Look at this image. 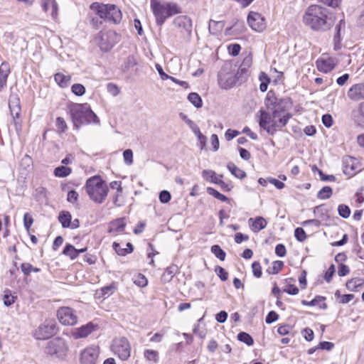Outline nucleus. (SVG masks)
<instances>
[{"mask_svg":"<svg viewBox=\"0 0 364 364\" xmlns=\"http://www.w3.org/2000/svg\"><path fill=\"white\" fill-rule=\"evenodd\" d=\"M207 192L209 195L213 196L214 198H217L218 200L222 202H226L229 200L228 197L219 193L217 190H215L213 188L208 187L207 188Z\"/></svg>","mask_w":364,"mask_h":364,"instance_id":"c03bdc74","label":"nucleus"},{"mask_svg":"<svg viewBox=\"0 0 364 364\" xmlns=\"http://www.w3.org/2000/svg\"><path fill=\"white\" fill-rule=\"evenodd\" d=\"M71 90L75 95L82 96L85 92V87L82 84L75 83L73 85Z\"/></svg>","mask_w":364,"mask_h":364,"instance_id":"8fccbe9b","label":"nucleus"},{"mask_svg":"<svg viewBox=\"0 0 364 364\" xmlns=\"http://www.w3.org/2000/svg\"><path fill=\"white\" fill-rule=\"evenodd\" d=\"M215 272H216L217 275L220 277V279L225 282L228 278V272L223 268L222 267L218 266L215 267Z\"/></svg>","mask_w":364,"mask_h":364,"instance_id":"5fc2aeb1","label":"nucleus"},{"mask_svg":"<svg viewBox=\"0 0 364 364\" xmlns=\"http://www.w3.org/2000/svg\"><path fill=\"white\" fill-rule=\"evenodd\" d=\"M347 95L352 101L358 102L364 100V83L352 85L348 91Z\"/></svg>","mask_w":364,"mask_h":364,"instance_id":"6ab92c4d","label":"nucleus"},{"mask_svg":"<svg viewBox=\"0 0 364 364\" xmlns=\"http://www.w3.org/2000/svg\"><path fill=\"white\" fill-rule=\"evenodd\" d=\"M326 298L321 296H316L314 299L310 301L302 300L301 304L304 306H316L318 305L321 309H326L327 304L324 302Z\"/></svg>","mask_w":364,"mask_h":364,"instance_id":"393cba45","label":"nucleus"},{"mask_svg":"<svg viewBox=\"0 0 364 364\" xmlns=\"http://www.w3.org/2000/svg\"><path fill=\"white\" fill-rule=\"evenodd\" d=\"M334 273H335V266L333 264H331L328 267V269H327V271L326 272L325 275H324V279L328 283H329L331 281Z\"/></svg>","mask_w":364,"mask_h":364,"instance_id":"0e129e2a","label":"nucleus"},{"mask_svg":"<svg viewBox=\"0 0 364 364\" xmlns=\"http://www.w3.org/2000/svg\"><path fill=\"white\" fill-rule=\"evenodd\" d=\"M252 63V58L250 55L244 58L242 62L239 66L237 72L235 73L238 85L245 82L250 75V68Z\"/></svg>","mask_w":364,"mask_h":364,"instance_id":"ddd939ff","label":"nucleus"},{"mask_svg":"<svg viewBox=\"0 0 364 364\" xmlns=\"http://www.w3.org/2000/svg\"><path fill=\"white\" fill-rule=\"evenodd\" d=\"M85 189L90 198L98 204L104 202L109 191L106 182L100 176L89 178L86 181Z\"/></svg>","mask_w":364,"mask_h":364,"instance_id":"20e7f679","label":"nucleus"},{"mask_svg":"<svg viewBox=\"0 0 364 364\" xmlns=\"http://www.w3.org/2000/svg\"><path fill=\"white\" fill-rule=\"evenodd\" d=\"M144 357L149 361L156 362L159 358V353L156 350H146L144 353Z\"/></svg>","mask_w":364,"mask_h":364,"instance_id":"de8ad7c7","label":"nucleus"},{"mask_svg":"<svg viewBox=\"0 0 364 364\" xmlns=\"http://www.w3.org/2000/svg\"><path fill=\"white\" fill-rule=\"evenodd\" d=\"M33 223V218L31 216H30L28 213H25L23 215L24 228L28 231Z\"/></svg>","mask_w":364,"mask_h":364,"instance_id":"680f3d73","label":"nucleus"},{"mask_svg":"<svg viewBox=\"0 0 364 364\" xmlns=\"http://www.w3.org/2000/svg\"><path fill=\"white\" fill-rule=\"evenodd\" d=\"M234 29V32L237 33H242L246 31V27L244 21L238 19H235V22L232 26L226 28L225 33H230V31Z\"/></svg>","mask_w":364,"mask_h":364,"instance_id":"c756f323","label":"nucleus"},{"mask_svg":"<svg viewBox=\"0 0 364 364\" xmlns=\"http://www.w3.org/2000/svg\"><path fill=\"white\" fill-rule=\"evenodd\" d=\"M63 254L69 257L71 259H75L77 257V249L70 244L65 245Z\"/></svg>","mask_w":364,"mask_h":364,"instance_id":"c9c22d12","label":"nucleus"},{"mask_svg":"<svg viewBox=\"0 0 364 364\" xmlns=\"http://www.w3.org/2000/svg\"><path fill=\"white\" fill-rule=\"evenodd\" d=\"M363 280L360 278H353L350 280H348L346 282V288L353 291H358V288L361 287L363 284Z\"/></svg>","mask_w":364,"mask_h":364,"instance_id":"473e14b6","label":"nucleus"},{"mask_svg":"<svg viewBox=\"0 0 364 364\" xmlns=\"http://www.w3.org/2000/svg\"><path fill=\"white\" fill-rule=\"evenodd\" d=\"M9 106L14 118H18L21 112L19 99L16 96H11L9 99Z\"/></svg>","mask_w":364,"mask_h":364,"instance_id":"4be33fe9","label":"nucleus"},{"mask_svg":"<svg viewBox=\"0 0 364 364\" xmlns=\"http://www.w3.org/2000/svg\"><path fill=\"white\" fill-rule=\"evenodd\" d=\"M294 237L299 242H303L306 239V234L302 228H296L294 230Z\"/></svg>","mask_w":364,"mask_h":364,"instance_id":"603ef678","label":"nucleus"},{"mask_svg":"<svg viewBox=\"0 0 364 364\" xmlns=\"http://www.w3.org/2000/svg\"><path fill=\"white\" fill-rule=\"evenodd\" d=\"M252 272H253V275L257 277V278H259L261 276H262V267H261V265L259 264V262H254L252 264Z\"/></svg>","mask_w":364,"mask_h":364,"instance_id":"6e6d98bb","label":"nucleus"},{"mask_svg":"<svg viewBox=\"0 0 364 364\" xmlns=\"http://www.w3.org/2000/svg\"><path fill=\"white\" fill-rule=\"evenodd\" d=\"M284 101V99H278L272 91H269L264 104L267 109L273 112L275 109H282L281 105Z\"/></svg>","mask_w":364,"mask_h":364,"instance_id":"a211bd4d","label":"nucleus"},{"mask_svg":"<svg viewBox=\"0 0 364 364\" xmlns=\"http://www.w3.org/2000/svg\"><path fill=\"white\" fill-rule=\"evenodd\" d=\"M188 100L196 107L200 108L203 106V101L200 95L196 92H191L188 95Z\"/></svg>","mask_w":364,"mask_h":364,"instance_id":"e433bc0d","label":"nucleus"},{"mask_svg":"<svg viewBox=\"0 0 364 364\" xmlns=\"http://www.w3.org/2000/svg\"><path fill=\"white\" fill-rule=\"evenodd\" d=\"M275 254L280 257H284L287 254L285 246L283 244H278L275 247Z\"/></svg>","mask_w":364,"mask_h":364,"instance_id":"338daca9","label":"nucleus"},{"mask_svg":"<svg viewBox=\"0 0 364 364\" xmlns=\"http://www.w3.org/2000/svg\"><path fill=\"white\" fill-rule=\"evenodd\" d=\"M90 9L94 11L100 18L114 24L119 23L122 18L120 9L114 4L95 2L90 5Z\"/></svg>","mask_w":364,"mask_h":364,"instance_id":"39448f33","label":"nucleus"},{"mask_svg":"<svg viewBox=\"0 0 364 364\" xmlns=\"http://www.w3.org/2000/svg\"><path fill=\"white\" fill-rule=\"evenodd\" d=\"M68 108L73 125L77 129L82 124L99 122L97 115L92 111L87 103H73Z\"/></svg>","mask_w":364,"mask_h":364,"instance_id":"7ed1b4c3","label":"nucleus"},{"mask_svg":"<svg viewBox=\"0 0 364 364\" xmlns=\"http://www.w3.org/2000/svg\"><path fill=\"white\" fill-rule=\"evenodd\" d=\"M250 27L257 32L263 31L266 28V22L264 17L257 12L250 11L247 18Z\"/></svg>","mask_w":364,"mask_h":364,"instance_id":"2eb2a0df","label":"nucleus"},{"mask_svg":"<svg viewBox=\"0 0 364 364\" xmlns=\"http://www.w3.org/2000/svg\"><path fill=\"white\" fill-rule=\"evenodd\" d=\"M302 335L307 341H311L314 339V331L309 328H304Z\"/></svg>","mask_w":364,"mask_h":364,"instance_id":"774afa93","label":"nucleus"},{"mask_svg":"<svg viewBox=\"0 0 364 364\" xmlns=\"http://www.w3.org/2000/svg\"><path fill=\"white\" fill-rule=\"evenodd\" d=\"M338 215L343 218H348L350 214V210L348 205L341 204L338 207Z\"/></svg>","mask_w":364,"mask_h":364,"instance_id":"09e8293b","label":"nucleus"},{"mask_svg":"<svg viewBox=\"0 0 364 364\" xmlns=\"http://www.w3.org/2000/svg\"><path fill=\"white\" fill-rule=\"evenodd\" d=\"M54 79L60 87L64 88L67 87L70 85L71 77L70 75H65L63 73H58L54 75Z\"/></svg>","mask_w":364,"mask_h":364,"instance_id":"c85d7f7f","label":"nucleus"},{"mask_svg":"<svg viewBox=\"0 0 364 364\" xmlns=\"http://www.w3.org/2000/svg\"><path fill=\"white\" fill-rule=\"evenodd\" d=\"M99 355L97 348L90 347L85 348L80 355V361L82 364H95Z\"/></svg>","mask_w":364,"mask_h":364,"instance_id":"dca6fc26","label":"nucleus"},{"mask_svg":"<svg viewBox=\"0 0 364 364\" xmlns=\"http://www.w3.org/2000/svg\"><path fill=\"white\" fill-rule=\"evenodd\" d=\"M283 266L284 262L282 261H274L272 264V267L267 269V272L269 274H277L282 269Z\"/></svg>","mask_w":364,"mask_h":364,"instance_id":"a19ab883","label":"nucleus"},{"mask_svg":"<svg viewBox=\"0 0 364 364\" xmlns=\"http://www.w3.org/2000/svg\"><path fill=\"white\" fill-rule=\"evenodd\" d=\"M57 323L54 320H46L35 332L36 339L45 340L54 336L58 332Z\"/></svg>","mask_w":364,"mask_h":364,"instance_id":"6e6552de","label":"nucleus"},{"mask_svg":"<svg viewBox=\"0 0 364 364\" xmlns=\"http://www.w3.org/2000/svg\"><path fill=\"white\" fill-rule=\"evenodd\" d=\"M137 64H138L137 58L134 55H129L124 60V71L129 70V69L134 68Z\"/></svg>","mask_w":364,"mask_h":364,"instance_id":"ea45409f","label":"nucleus"},{"mask_svg":"<svg viewBox=\"0 0 364 364\" xmlns=\"http://www.w3.org/2000/svg\"><path fill=\"white\" fill-rule=\"evenodd\" d=\"M116 33L112 31L107 32L100 31L95 38V43L103 51H109L115 43L114 38Z\"/></svg>","mask_w":364,"mask_h":364,"instance_id":"9b49d317","label":"nucleus"},{"mask_svg":"<svg viewBox=\"0 0 364 364\" xmlns=\"http://www.w3.org/2000/svg\"><path fill=\"white\" fill-rule=\"evenodd\" d=\"M341 28H341L336 25V34L334 36V38H333L335 50H338L341 48Z\"/></svg>","mask_w":364,"mask_h":364,"instance_id":"3c124183","label":"nucleus"},{"mask_svg":"<svg viewBox=\"0 0 364 364\" xmlns=\"http://www.w3.org/2000/svg\"><path fill=\"white\" fill-rule=\"evenodd\" d=\"M355 122L361 127H364V102L360 103L356 114H354Z\"/></svg>","mask_w":364,"mask_h":364,"instance_id":"72a5a7b5","label":"nucleus"},{"mask_svg":"<svg viewBox=\"0 0 364 364\" xmlns=\"http://www.w3.org/2000/svg\"><path fill=\"white\" fill-rule=\"evenodd\" d=\"M211 252L214 254V255L220 259L221 261H224L225 259L226 253L225 251L218 245H214L211 247Z\"/></svg>","mask_w":364,"mask_h":364,"instance_id":"79ce46f5","label":"nucleus"},{"mask_svg":"<svg viewBox=\"0 0 364 364\" xmlns=\"http://www.w3.org/2000/svg\"><path fill=\"white\" fill-rule=\"evenodd\" d=\"M71 219L72 217L69 212L63 211L58 216V220L64 228H67L70 226Z\"/></svg>","mask_w":364,"mask_h":364,"instance_id":"f704fd0d","label":"nucleus"},{"mask_svg":"<svg viewBox=\"0 0 364 364\" xmlns=\"http://www.w3.org/2000/svg\"><path fill=\"white\" fill-rule=\"evenodd\" d=\"M241 50V47L239 44L235 43L231 44L228 46V51L232 56H237Z\"/></svg>","mask_w":364,"mask_h":364,"instance_id":"e2e57ef3","label":"nucleus"},{"mask_svg":"<svg viewBox=\"0 0 364 364\" xmlns=\"http://www.w3.org/2000/svg\"><path fill=\"white\" fill-rule=\"evenodd\" d=\"M328 10L318 5L308 7L303 16L304 23L314 31H325L332 26L331 18L328 17Z\"/></svg>","mask_w":364,"mask_h":364,"instance_id":"f03ea898","label":"nucleus"},{"mask_svg":"<svg viewBox=\"0 0 364 364\" xmlns=\"http://www.w3.org/2000/svg\"><path fill=\"white\" fill-rule=\"evenodd\" d=\"M9 73V65L6 63H2L0 65V92L6 85Z\"/></svg>","mask_w":364,"mask_h":364,"instance_id":"5701e85b","label":"nucleus"},{"mask_svg":"<svg viewBox=\"0 0 364 364\" xmlns=\"http://www.w3.org/2000/svg\"><path fill=\"white\" fill-rule=\"evenodd\" d=\"M21 269L26 276L29 275L31 272H39L41 271L39 268L33 267L30 263H22L21 264Z\"/></svg>","mask_w":364,"mask_h":364,"instance_id":"a18cd8bd","label":"nucleus"},{"mask_svg":"<svg viewBox=\"0 0 364 364\" xmlns=\"http://www.w3.org/2000/svg\"><path fill=\"white\" fill-rule=\"evenodd\" d=\"M173 25L180 29L184 38H190L192 33V21L187 16H178L173 20Z\"/></svg>","mask_w":364,"mask_h":364,"instance_id":"4468645a","label":"nucleus"},{"mask_svg":"<svg viewBox=\"0 0 364 364\" xmlns=\"http://www.w3.org/2000/svg\"><path fill=\"white\" fill-rule=\"evenodd\" d=\"M57 316L63 325L73 326L77 321L74 310L67 306L60 307L57 311Z\"/></svg>","mask_w":364,"mask_h":364,"instance_id":"f8f14e48","label":"nucleus"},{"mask_svg":"<svg viewBox=\"0 0 364 364\" xmlns=\"http://www.w3.org/2000/svg\"><path fill=\"white\" fill-rule=\"evenodd\" d=\"M312 171H313V172H318L321 181H335L336 180L335 176L333 175H328V178H324V173H323V171L321 170L318 168L316 167V166H314L312 167Z\"/></svg>","mask_w":364,"mask_h":364,"instance_id":"4d7b16f0","label":"nucleus"},{"mask_svg":"<svg viewBox=\"0 0 364 364\" xmlns=\"http://www.w3.org/2000/svg\"><path fill=\"white\" fill-rule=\"evenodd\" d=\"M278 318L279 315L274 311H271L267 315L265 318V322L268 324H270L276 321Z\"/></svg>","mask_w":364,"mask_h":364,"instance_id":"052dcab7","label":"nucleus"},{"mask_svg":"<svg viewBox=\"0 0 364 364\" xmlns=\"http://www.w3.org/2000/svg\"><path fill=\"white\" fill-rule=\"evenodd\" d=\"M336 65V60L331 58L328 59L318 60L316 61V66L318 70L326 73L333 70Z\"/></svg>","mask_w":364,"mask_h":364,"instance_id":"aec40b11","label":"nucleus"},{"mask_svg":"<svg viewBox=\"0 0 364 364\" xmlns=\"http://www.w3.org/2000/svg\"><path fill=\"white\" fill-rule=\"evenodd\" d=\"M123 157L124 163L127 165H132L133 164V151L131 149H126L123 152Z\"/></svg>","mask_w":364,"mask_h":364,"instance_id":"864d4df0","label":"nucleus"},{"mask_svg":"<svg viewBox=\"0 0 364 364\" xmlns=\"http://www.w3.org/2000/svg\"><path fill=\"white\" fill-rule=\"evenodd\" d=\"M248 221H249V223L252 222L251 226H252V230L254 232H259L261 230L265 228L267 226V222L266 221V220L264 218H263L262 217H257L255 219V220H253L252 218H250Z\"/></svg>","mask_w":364,"mask_h":364,"instance_id":"a878e982","label":"nucleus"},{"mask_svg":"<svg viewBox=\"0 0 364 364\" xmlns=\"http://www.w3.org/2000/svg\"><path fill=\"white\" fill-rule=\"evenodd\" d=\"M225 22L223 21H215L210 20L209 22L208 28L211 33L217 34L218 32L223 29Z\"/></svg>","mask_w":364,"mask_h":364,"instance_id":"2f4dec72","label":"nucleus"},{"mask_svg":"<svg viewBox=\"0 0 364 364\" xmlns=\"http://www.w3.org/2000/svg\"><path fill=\"white\" fill-rule=\"evenodd\" d=\"M68 351V346L65 339L56 337L47 343L46 352L52 357L63 359Z\"/></svg>","mask_w":364,"mask_h":364,"instance_id":"0eeeda50","label":"nucleus"},{"mask_svg":"<svg viewBox=\"0 0 364 364\" xmlns=\"http://www.w3.org/2000/svg\"><path fill=\"white\" fill-rule=\"evenodd\" d=\"M151 7L156 17V23L160 26L168 17L181 13L180 8L176 4H161L156 0H151Z\"/></svg>","mask_w":364,"mask_h":364,"instance_id":"423d86ee","label":"nucleus"},{"mask_svg":"<svg viewBox=\"0 0 364 364\" xmlns=\"http://www.w3.org/2000/svg\"><path fill=\"white\" fill-rule=\"evenodd\" d=\"M16 298V296L11 294V291L9 289H6L4 291L3 301L5 306H10L15 302Z\"/></svg>","mask_w":364,"mask_h":364,"instance_id":"49530a36","label":"nucleus"},{"mask_svg":"<svg viewBox=\"0 0 364 364\" xmlns=\"http://www.w3.org/2000/svg\"><path fill=\"white\" fill-rule=\"evenodd\" d=\"M55 124L60 132H64L67 129L66 122L63 117H57Z\"/></svg>","mask_w":364,"mask_h":364,"instance_id":"bf43d9fd","label":"nucleus"},{"mask_svg":"<svg viewBox=\"0 0 364 364\" xmlns=\"http://www.w3.org/2000/svg\"><path fill=\"white\" fill-rule=\"evenodd\" d=\"M78 193L75 190H71L68 193L67 200L69 203H75L77 201Z\"/></svg>","mask_w":364,"mask_h":364,"instance_id":"69168bd1","label":"nucleus"},{"mask_svg":"<svg viewBox=\"0 0 364 364\" xmlns=\"http://www.w3.org/2000/svg\"><path fill=\"white\" fill-rule=\"evenodd\" d=\"M258 114L259 127L271 136L285 127L291 117V114L285 112L282 109L273 110L272 113L260 109Z\"/></svg>","mask_w":364,"mask_h":364,"instance_id":"f257e3e1","label":"nucleus"},{"mask_svg":"<svg viewBox=\"0 0 364 364\" xmlns=\"http://www.w3.org/2000/svg\"><path fill=\"white\" fill-rule=\"evenodd\" d=\"M356 159L351 156H346L343 161V173L348 176H353L356 169Z\"/></svg>","mask_w":364,"mask_h":364,"instance_id":"412c9836","label":"nucleus"},{"mask_svg":"<svg viewBox=\"0 0 364 364\" xmlns=\"http://www.w3.org/2000/svg\"><path fill=\"white\" fill-rule=\"evenodd\" d=\"M227 168L237 178L242 179L246 177V173L232 162L228 164Z\"/></svg>","mask_w":364,"mask_h":364,"instance_id":"7c9ffc66","label":"nucleus"},{"mask_svg":"<svg viewBox=\"0 0 364 364\" xmlns=\"http://www.w3.org/2000/svg\"><path fill=\"white\" fill-rule=\"evenodd\" d=\"M97 328V325H94L92 322H90L86 325L80 326V328H75L73 329L71 334L75 339L85 338Z\"/></svg>","mask_w":364,"mask_h":364,"instance_id":"f3484780","label":"nucleus"},{"mask_svg":"<svg viewBox=\"0 0 364 364\" xmlns=\"http://www.w3.org/2000/svg\"><path fill=\"white\" fill-rule=\"evenodd\" d=\"M237 339L247 344V346H252L254 343V340L252 337L246 332H240L237 335Z\"/></svg>","mask_w":364,"mask_h":364,"instance_id":"37998d69","label":"nucleus"},{"mask_svg":"<svg viewBox=\"0 0 364 364\" xmlns=\"http://www.w3.org/2000/svg\"><path fill=\"white\" fill-rule=\"evenodd\" d=\"M178 268L176 265H171L167 267L161 276L164 282H169L171 281L174 275L178 272Z\"/></svg>","mask_w":364,"mask_h":364,"instance_id":"bb28decb","label":"nucleus"},{"mask_svg":"<svg viewBox=\"0 0 364 364\" xmlns=\"http://www.w3.org/2000/svg\"><path fill=\"white\" fill-rule=\"evenodd\" d=\"M333 193V190L330 186L323 187L317 193V198L325 200L328 199Z\"/></svg>","mask_w":364,"mask_h":364,"instance_id":"58836bf2","label":"nucleus"},{"mask_svg":"<svg viewBox=\"0 0 364 364\" xmlns=\"http://www.w3.org/2000/svg\"><path fill=\"white\" fill-rule=\"evenodd\" d=\"M203 178L206 181L218 184L223 178V175H217L216 173L212 170H204L202 172Z\"/></svg>","mask_w":364,"mask_h":364,"instance_id":"cd10ccee","label":"nucleus"},{"mask_svg":"<svg viewBox=\"0 0 364 364\" xmlns=\"http://www.w3.org/2000/svg\"><path fill=\"white\" fill-rule=\"evenodd\" d=\"M171 195L168 191H162L159 193V200L162 203H167L170 201Z\"/></svg>","mask_w":364,"mask_h":364,"instance_id":"13d9d810","label":"nucleus"},{"mask_svg":"<svg viewBox=\"0 0 364 364\" xmlns=\"http://www.w3.org/2000/svg\"><path fill=\"white\" fill-rule=\"evenodd\" d=\"M230 70V68L225 65L218 73V83L223 89L228 90L238 85L235 73L228 72Z\"/></svg>","mask_w":364,"mask_h":364,"instance_id":"9d476101","label":"nucleus"},{"mask_svg":"<svg viewBox=\"0 0 364 364\" xmlns=\"http://www.w3.org/2000/svg\"><path fill=\"white\" fill-rule=\"evenodd\" d=\"M72 172V169L65 166H60L54 169V175L56 177L63 178L69 176Z\"/></svg>","mask_w":364,"mask_h":364,"instance_id":"4c0bfd02","label":"nucleus"},{"mask_svg":"<svg viewBox=\"0 0 364 364\" xmlns=\"http://www.w3.org/2000/svg\"><path fill=\"white\" fill-rule=\"evenodd\" d=\"M125 226L126 223L124 219L119 218L109 223L108 231L110 233L122 232L124 231Z\"/></svg>","mask_w":364,"mask_h":364,"instance_id":"b1692460","label":"nucleus"},{"mask_svg":"<svg viewBox=\"0 0 364 364\" xmlns=\"http://www.w3.org/2000/svg\"><path fill=\"white\" fill-rule=\"evenodd\" d=\"M112 350L122 360H126L130 357V344L124 337L114 339L112 346Z\"/></svg>","mask_w":364,"mask_h":364,"instance_id":"1a4fd4ad","label":"nucleus"}]
</instances>
